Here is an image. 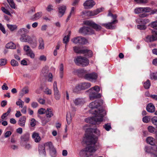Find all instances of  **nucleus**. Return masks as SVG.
Returning a JSON list of instances; mask_svg holds the SVG:
<instances>
[{
  "mask_svg": "<svg viewBox=\"0 0 157 157\" xmlns=\"http://www.w3.org/2000/svg\"><path fill=\"white\" fill-rule=\"evenodd\" d=\"M87 131L91 132L92 133H90L86 137V143L88 146L81 151V157H89L91 155L90 153L95 152L100 146V144L97 143L98 137L100 135L99 130L96 128H89Z\"/></svg>",
  "mask_w": 157,
  "mask_h": 157,
  "instance_id": "f257e3e1",
  "label": "nucleus"
},
{
  "mask_svg": "<svg viewBox=\"0 0 157 157\" xmlns=\"http://www.w3.org/2000/svg\"><path fill=\"white\" fill-rule=\"evenodd\" d=\"M90 112L94 115V116L86 119L85 121L91 124H96L102 121L103 117L106 114L103 109H91Z\"/></svg>",
  "mask_w": 157,
  "mask_h": 157,
  "instance_id": "f03ea898",
  "label": "nucleus"
},
{
  "mask_svg": "<svg viewBox=\"0 0 157 157\" xmlns=\"http://www.w3.org/2000/svg\"><path fill=\"white\" fill-rule=\"evenodd\" d=\"M100 90V88L98 86H96L89 90L87 91L89 93L90 99L93 100L101 97V94L98 93Z\"/></svg>",
  "mask_w": 157,
  "mask_h": 157,
  "instance_id": "7ed1b4c3",
  "label": "nucleus"
},
{
  "mask_svg": "<svg viewBox=\"0 0 157 157\" xmlns=\"http://www.w3.org/2000/svg\"><path fill=\"white\" fill-rule=\"evenodd\" d=\"M85 71L83 69L79 70H78V72L80 73H85ZM83 78L87 80L95 82L98 78L97 74L95 73H89L84 75L83 74Z\"/></svg>",
  "mask_w": 157,
  "mask_h": 157,
  "instance_id": "20e7f679",
  "label": "nucleus"
},
{
  "mask_svg": "<svg viewBox=\"0 0 157 157\" xmlns=\"http://www.w3.org/2000/svg\"><path fill=\"white\" fill-rule=\"evenodd\" d=\"M74 62L77 65L82 67L87 66L89 63V61L87 58L81 56L75 57L74 59Z\"/></svg>",
  "mask_w": 157,
  "mask_h": 157,
  "instance_id": "39448f33",
  "label": "nucleus"
},
{
  "mask_svg": "<svg viewBox=\"0 0 157 157\" xmlns=\"http://www.w3.org/2000/svg\"><path fill=\"white\" fill-rule=\"evenodd\" d=\"M71 41L75 44H85L88 42L86 38L82 36L75 37L72 39Z\"/></svg>",
  "mask_w": 157,
  "mask_h": 157,
  "instance_id": "423d86ee",
  "label": "nucleus"
},
{
  "mask_svg": "<svg viewBox=\"0 0 157 157\" xmlns=\"http://www.w3.org/2000/svg\"><path fill=\"white\" fill-rule=\"evenodd\" d=\"M45 146H48L49 149L50 154L52 157H55L56 155V150L54 148L51 142H47L45 144Z\"/></svg>",
  "mask_w": 157,
  "mask_h": 157,
  "instance_id": "0eeeda50",
  "label": "nucleus"
},
{
  "mask_svg": "<svg viewBox=\"0 0 157 157\" xmlns=\"http://www.w3.org/2000/svg\"><path fill=\"white\" fill-rule=\"evenodd\" d=\"M79 32L84 34H92L94 33V31L90 27H83L79 30Z\"/></svg>",
  "mask_w": 157,
  "mask_h": 157,
  "instance_id": "6e6552de",
  "label": "nucleus"
},
{
  "mask_svg": "<svg viewBox=\"0 0 157 157\" xmlns=\"http://www.w3.org/2000/svg\"><path fill=\"white\" fill-rule=\"evenodd\" d=\"M104 8H101L93 11H88L85 12H82V13L84 14H86L87 16H92L98 14L99 13L102 12Z\"/></svg>",
  "mask_w": 157,
  "mask_h": 157,
  "instance_id": "1a4fd4ad",
  "label": "nucleus"
},
{
  "mask_svg": "<svg viewBox=\"0 0 157 157\" xmlns=\"http://www.w3.org/2000/svg\"><path fill=\"white\" fill-rule=\"evenodd\" d=\"M38 113L40 114H45L47 117H50L53 115L50 109H40Z\"/></svg>",
  "mask_w": 157,
  "mask_h": 157,
  "instance_id": "9d476101",
  "label": "nucleus"
},
{
  "mask_svg": "<svg viewBox=\"0 0 157 157\" xmlns=\"http://www.w3.org/2000/svg\"><path fill=\"white\" fill-rule=\"evenodd\" d=\"M84 24L86 25L92 27L97 31L100 30L101 29V27L100 25L96 24L95 23L92 21H85Z\"/></svg>",
  "mask_w": 157,
  "mask_h": 157,
  "instance_id": "9b49d317",
  "label": "nucleus"
},
{
  "mask_svg": "<svg viewBox=\"0 0 157 157\" xmlns=\"http://www.w3.org/2000/svg\"><path fill=\"white\" fill-rule=\"evenodd\" d=\"M20 40L21 42H28L29 43H32L33 41V39L31 37L25 34L21 36Z\"/></svg>",
  "mask_w": 157,
  "mask_h": 157,
  "instance_id": "f8f14e48",
  "label": "nucleus"
},
{
  "mask_svg": "<svg viewBox=\"0 0 157 157\" xmlns=\"http://www.w3.org/2000/svg\"><path fill=\"white\" fill-rule=\"evenodd\" d=\"M101 100L95 101L90 103L89 105V108H98L101 106L102 105Z\"/></svg>",
  "mask_w": 157,
  "mask_h": 157,
  "instance_id": "ddd939ff",
  "label": "nucleus"
},
{
  "mask_svg": "<svg viewBox=\"0 0 157 157\" xmlns=\"http://www.w3.org/2000/svg\"><path fill=\"white\" fill-rule=\"evenodd\" d=\"M53 88L54 92L55 98L56 100H58L59 99L60 96L59 94V91L57 87V83L56 81H55L54 82Z\"/></svg>",
  "mask_w": 157,
  "mask_h": 157,
  "instance_id": "4468645a",
  "label": "nucleus"
},
{
  "mask_svg": "<svg viewBox=\"0 0 157 157\" xmlns=\"http://www.w3.org/2000/svg\"><path fill=\"white\" fill-rule=\"evenodd\" d=\"M58 9V16L61 17L64 14L66 10V6L63 5H62L59 6Z\"/></svg>",
  "mask_w": 157,
  "mask_h": 157,
  "instance_id": "2eb2a0df",
  "label": "nucleus"
},
{
  "mask_svg": "<svg viewBox=\"0 0 157 157\" xmlns=\"http://www.w3.org/2000/svg\"><path fill=\"white\" fill-rule=\"evenodd\" d=\"M95 4V3L93 0H87L83 4L85 8L89 9L92 7Z\"/></svg>",
  "mask_w": 157,
  "mask_h": 157,
  "instance_id": "dca6fc26",
  "label": "nucleus"
},
{
  "mask_svg": "<svg viewBox=\"0 0 157 157\" xmlns=\"http://www.w3.org/2000/svg\"><path fill=\"white\" fill-rule=\"evenodd\" d=\"M117 22V20H115L111 22H109L106 24H101V25L105 26L107 29H114V27L112 25Z\"/></svg>",
  "mask_w": 157,
  "mask_h": 157,
  "instance_id": "f3484780",
  "label": "nucleus"
},
{
  "mask_svg": "<svg viewBox=\"0 0 157 157\" xmlns=\"http://www.w3.org/2000/svg\"><path fill=\"white\" fill-rule=\"evenodd\" d=\"M48 147V146H45V144L44 145H39V154L44 156H45L46 154L45 150V147Z\"/></svg>",
  "mask_w": 157,
  "mask_h": 157,
  "instance_id": "a211bd4d",
  "label": "nucleus"
},
{
  "mask_svg": "<svg viewBox=\"0 0 157 157\" xmlns=\"http://www.w3.org/2000/svg\"><path fill=\"white\" fill-rule=\"evenodd\" d=\"M74 104L76 105H80L83 104L84 101V99L82 98H77L73 101Z\"/></svg>",
  "mask_w": 157,
  "mask_h": 157,
  "instance_id": "6ab92c4d",
  "label": "nucleus"
},
{
  "mask_svg": "<svg viewBox=\"0 0 157 157\" xmlns=\"http://www.w3.org/2000/svg\"><path fill=\"white\" fill-rule=\"evenodd\" d=\"M26 118L25 116L21 117L18 121V124L21 127H24L25 126Z\"/></svg>",
  "mask_w": 157,
  "mask_h": 157,
  "instance_id": "aec40b11",
  "label": "nucleus"
},
{
  "mask_svg": "<svg viewBox=\"0 0 157 157\" xmlns=\"http://www.w3.org/2000/svg\"><path fill=\"white\" fill-rule=\"evenodd\" d=\"M32 138L33 139L34 141L36 143L39 142L41 140L39 134L36 132H34L33 133Z\"/></svg>",
  "mask_w": 157,
  "mask_h": 157,
  "instance_id": "412c9836",
  "label": "nucleus"
},
{
  "mask_svg": "<svg viewBox=\"0 0 157 157\" xmlns=\"http://www.w3.org/2000/svg\"><path fill=\"white\" fill-rule=\"evenodd\" d=\"M82 90H85L89 88L91 86V84L89 82H84L80 83Z\"/></svg>",
  "mask_w": 157,
  "mask_h": 157,
  "instance_id": "4be33fe9",
  "label": "nucleus"
},
{
  "mask_svg": "<svg viewBox=\"0 0 157 157\" xmlns=\"http://www.w3.org/2000/svg\"><path fill=\"white\" fill-rule=\"evenodd\" d=\"M156 39L153 35H148L146 36L145 40L147 42H149L153 41Z\"/></svg>",
  "mask_w": 157,
  "mask_h": 157,
  "instance_id": "5701e85b",
  "label": "nucleus"
},
{
  "mask_svg": "<svg viewBox=\"0 0 157 157\" xmlns=\"http://www.w3.org/2000/svg\"><path fill=\"white\" fill-rule=\"evenodd\" d=\"M29 134L28 133H26L23 135L21 137V140L23 141H27L29 140Z\"/></svg>",
  "mask_w": 157,
  "mask_h": 157,
  "instance_id": "b1692460",
  "label": "nucleus"
},
{
  "mask_svg": "<svg viewBox=\"0 0 157 157\" xmlns=\"http://www.w3.org/2000/svg\"><path fill=\"white\" fill-rule=\"evenodd\" d=\"M73 50L75 52L77 53L83 54L84 53V49H80L79 47L75 46L73 47Z\"/></svg>",
  "mask_w": 157,
  "mask_h": 157,
  "instance_id": "393cba45",
  "label": "nucleus"
},
{
  "mask_svg": "<svg viewBox=\"0 0 157 157\" xmlns=\"http://www.w3.org/2000/svg\"><path fill=\"white\" fill-rule=\"evenodd\" d=\"M42 15V13L41 12H38L35 14L32 17L31 19L33 20H35L39 19Z\"/></svg>",
  "mask_w": 157,
  "mask_h": 157,
  "instance_id": "a878e982",
  "label": "nucleus"
},
{
  "mask_svg": "<svg viewBox=\"0 0 157 157\" xmlns=\"http://www.w3.org/2000/svg\"><path fill=\"white\" fill-rule=\"evenodd\" d=\"M154 141V139L151 136L148 137L146 139V141L147 143L151 145L155 144Z\"/></svg>",
  "mask_w": 157,
  "mask_h": 157,
  "instance_id": "bb28decb",
  "label": "nucleus"
},
{
  "mask_svg": "<svg viewBox=\"0 0 157 157\" xmlns=\"http://www.w3.org/2000/svg\"><path fill=\"white\" fill-rule=\"evenodd\" d=\"M6 47L7 48L11 49H14L16 48L15 45L12 42H10L7 43L6 45Z\"/></svg>",
  "mask_w": 157,
  "mask_h": 157,
  "instance_id": "cd10ccee",
  "label": "nucleus"
},
{
  "mask_svg": "<svg viewBox=\"0 0 157 157\" xmlns=\"http://www.w3.org/2000/svg\"><path fill=\"white\" fill-rule=\"evenodd\" d=\"M75 8L74 7H72L71 8V11L70 13V14L67 17V19H66V22H67L70 19L71 16L72 15H74L75 14Z\"/></svg>",
  "mask_w": 157,
  "mask_h": 157,
  "instance_id": "c85d7f7f",
  "label": "nucleus"
},
{
  "mask_svg": "<svg viewBox=\"0 0 157 157\" xmlns=\"http://www.w3.org/2000/svg\"><path fill=\"white\" fill-rule=\"evenodd\" d=\"M39 49H43L44 48V43L43 39L41 38H40L39 40Z\"/></svg>",
  "mask_w": 157,
  "mask_h": 157,
  "instance_id": "c756f323",
  "label": "nucleus"
},
{
  "mask_svg": "<svg viewBox=\"0 0 157 157\" xmlns=\"http://www.w3.org/2000/svg\"><path fill=\"white\" fill-rule=\"evenodd\" d=\"M84 52L83 54L89 57H91L92 56L93 53L91 51L88 49H84Z\"/></svg>",
  "mask_w": 157,
  "mask_h": 157,
  "instance_id": "7c9ffc66",
  "label": "nucleus"
},
{
  "mask_svg": "<svg viewBox=\"0 0 157 157\" xmlns=\"http://www.w3.org/2000/svg\"><path fill=\"white\" fill-rule=\"evenodd\" d=\"M71 112L67 113V115L66 120L68 124H70L71 123L72 118H71Z\"/></svg>",
  "mask_w": 157,
  "mask_h": 157,
  "instance_id": "2f4dec72",
  "label": "nucleus"
},
{
  "mask_svg": "<svg viewBox=\"0 0 157 157\" xmlns=\"http://www.w3.org/2000/svg\"><path fill=\"white\" fill-rule=\"evenodd\" d=\"M82 90L80 84L76 86L73 89V92L75 93H77Z\"/></svg>",
  "mask_w": 157,
  "mask_h": 157,
  "instance_id": "473e14b6",
  "label": "nucleus"
},
{
  "mask_svg": "<svg viewBox=\"0 0 157 157\" xmlns=\"http://www.w3.org/2000/svg\"><path fill=\"white\" fill-rule=\"evenodd\" d=\"M68 33V35L67 36H65L63 39V43L65 44H67L69 40V37L71 35V31H69Z\"/></svg>",
  "mask_w": 157,
  "mask_h": 157,
  "instance_id": "72a5a7b5",
  "label": "nucleus"
},
{
  "mask_svg": "<svg viewBox=\"0 0 157 157\" xmlns=\"http://www.w3.org/2000/svg\"><path fill=\"white\" fill-rule=\"evenodd\" d=\"M9 29L11 31H13L17 29V26L16 25L7 24Z\"/></svg>",
  "mask_w": 157,
  "mask_h": 157,
  "instance_id": "f704fd0d",
  "label": "nucleus"
},
{
  "mask_svg": "<svg viewBox=\"0 0 157 157\" xmlns=\"http://www.w3.org/2000/svg\"><path fill=\"white\" fill-rule=\"evenodd\" d=\"M150 78L151 79L155 80H157V72L151 73L150 74Z\"/></svg>",
  "mask_w": 157,
  "mask_h": 157,
  "instance_id": "c9c22d12",
  "label": "nucleus"
},
{
  "mask_svg": "<svg viewBox=\"0 0 157 157\" xmlns=\"http://www.w3.org/2000/svg\"><path fill=\"white\" fill-rule=\"evenodd\" d=\"M24 101H22L21 99H19L16 102V104L17 105L19 106V107L22 108L24 104Z\"/></svg>",
  "mask_w": 157,
  "mask_h": 157,
  "instance_id": "e433bc0d",
  "label": "nucleus"
},
{
  "mask_svg": "<svg viewBox=\"0 0 157 157\" xmlns=\"http://www.w3.org/2000/svg\"><path fill=\"white\" fill-rule=\"evenodd\" d=\"M151 86V83L150 80L148 79L144 83V87L146 89H148Z\"/></svg>",
  "mask_w": 157,
  "mask_h": 157,
  "instance_id": "4c0bfd02",
  "label": "nucleus"
},
{
  "mask_svg": "<svg viewBox=\"0 0 157 157\" xmlns=\"http://www.w3.org/2000/svg\"><path fill=\"white\" fill-rule=\"evenodd\" d=\"M26 55L32 59L34 58L35 57V54L32 50L27 52Z\"/></svg>",
  "mask_w": 157,
  "mask_h": 157,
  "instance_id": "58836bf2",
  "label": "nucleus"
},
{
  "mask_svg": "<svg viewBox=\"0 0 157 157\" xmlns=\"http://www.w3.org/2000/svg\"><path fill=\"white\" fill-rule=\"evenodd\" d=\"M29 90L27 88L25 87L23 88L21 90V95L23 96L24 94L28 93Z\"/></svg>",
  "mask_w": 157,
  "mask_h": 157,
  "instance_id": "ea45409f",
  "label": "nucleus"
},
{
  "mask_svg": "<svg viewBox=\"0 0 157 157\" xmlns=\"http://www.w3.org/2000/svg\"><path fill=\"white\" fill-rule=\"evenodd\" d=\"M8 3H9L10 6L13 9L15 8V6L13 0H7Z\"/></svg>",
  "mask_w": 157,
  "mask_h": 157,
  "instance_id": "a19ab883",
  "label": "nucleus"
},
{
  "mask_svg": "<svg viewBox=\"0 0 157 157\" xmlns=\"http://www.w3.org/2000/svg\"><path fill=\"white\" fill-rule=\"evenodd\" d=\"M103 127L106 131H109L111 128V125L109 123L105 124L103 126Z\"/></svg>",
  "mask_w": 157,
  "mask_h": 157,
  "instance_id": "79ce46f5",
  "label": "nucleus"
},
{
  "mask_svg": "<svg viewBox=\"0 0 157 157\" xmlns=\"http://www.w3.org/2000/svg\"><path fill=\"white\" fill-rule=\"evenodd\" d=\"M142 7H139L136 8L134 10V12L136 14H138L143 12Z\"/></svg>",
  "mask_w": 157,
  "mask_h": 157,
  "instance_id": "37998d69",
  "label": "nucleus"
},
{
  "mask_svg": "<svg viewBox=\"0 0 157 157\" xmlns=\"http://www.w3.org/2000/svg\"><path fill=\"white\" fill-rule=\"evenodd\" d=\"M151 27L154 29H157V20L151 23L150 25Z\"/></svg>",
  "mask_w": 157,
  "mask_h": 157,
  "instance_id": "c03bdc74",
  "label": "nucleus"
},
{
  "mask_svg": "<svg viewBox=\"0 0 157 157\" xmlns=\"http://www.w3.org/2000/svg\"><path fill=\"white\" fill-rule=\"evenodd\" d=\"M10 109H9L6 113H3L1 116V118L2 119H4L6 117L9 115L10 112Z\"/></svg>",
  "mask_w": 157,
  "mask_h": 157,
  "instance_id": "a18cd8bd",
  "label": "nucleus"
},
{
  "mask_svg": "<svg viewBox=\"0 0 157 157\" xmlns=\"http://www.w3.org/2000/svg\"><path fill=\"white\" fill-rule=\"evenodd\" d=\"M1 10L2 11L6 14L9 15H11V14L10 12L7 9H6L5 7H1Z\"/></svg>",
  "mask_w": 157,
  "mask_h": 157,
  "instance_id": "49530a36",
  "label": "nucleus"
},
{
  "mask_svg": "<svg viewBox=\"0 0 157 157\" xmlns=\"http://www.w3.org/2000/svg\"><path fill=\"white\" fill-rule=\"evenodd\" d=\"M11 64L14 67H16L18 65V62L15 60L14 59H12L11 61Z\"/></svg>",
  "mask_w": 157,
  "mask_h": 157,
  "instance_id": "de8ad7c7",
  "label": "nucleus"
},
{
  "mask_svg": "<svg viewBox=\"0 0 157 157\" xmlns=\"http://www.w3.org/2000/svg\"><path fill=\"white\" fill-rule=\"evenodd\" d=\"M6 63V59H0V66L5 65Z\"/></svg>",
  "mask_w": 157,
  "mask_h": 157,
  "instance_id": "09e8293b",
  "label": "nucleus"
},
{
  "mask_svg": "<svg viewBox=\"0 0 157 157\" xmlns=\"http://www.w3.org/2000/svg\"><path fill=\"white\" fill-rule=\"evenodd\" d=\"M23 49L24 51L26 52V53L29 51H30V50H31L29 46L27 45L24 46Z\"/></svg>",
  "mask_w": 157,
  "mask_h": 157,
  "instance_id": "8fccbe9b",
  "label": "nucleus"
},
{
  "mask_svg": "<svg viewBox=\"0 0 157 157\" xmlns=\"http://www.w3.org/2000/svg\"><path fill=\"white\" fill-rule=\"evenodd\" d=\"M152 147H151L145 146V151L148 153L151 152Z\"/></svg>",
  "mask_w": 157,
  "mask_h": 157,
  "instance_id": "3c124183",
  "label": "nucleus"
},
{
  "mask_svg": "<svg viewBox=\"0 0 157 157\" xmlns=\"http://www.w3.org/2000/svg\"><path fill=\"white\" fill-rule=\"evenodd\" d=\"M137 27L138 29L140 30H144L146 28V27L144 25H137Z\"/></svg>",
  "mask_w": 157,
  "mask_h": 157,
  "instance_id": "603ef678",
  "label": "nucleus"
},
{
  "mask_svg": "<svg viewBox=\"0 0 157 157\" xmlns=\"http://www.w3.org/2000/svg\"><path fill=\"white\" fill-rule=\"evenodd\" d=\"M147 128L148 131L151 133H153L155 131V128L152 126H148Z\"/></svg>",
  "mask_w": 157,
  "mask_h": 157,
  "instance_id": "864d4df0",
  "label": "nucleus"
},
{
  "mask_svg": "<svg viewBox=\"0 0 157 157\" xmlns=\"http://www.w3.org/2000/svg\"><path fill=\"white\" fill-rule=\"evenodd\" d=\"M152 121L153 124L157 126V117H153L152 119Z\"/></svg>",
  "mask_w": 157,
  "mask_h": 157,
  "instance_id": "5fc2aeb1",
  "label": "nucleus"
},
{
  "mask_svg": "<svg viewBox=\"0 0 157 157\" xmlns=\"http://www.w3.org/2000/svg\"><path fill=\"white\" fill-rule=\"evenodd\" d=\"M143 12H150L151 11V8L148 7L145 8H143Z\"/></svg>",
  "mask_w": 157,
  "mask_h": 157,
  "instance_id": "6e6d98bb",
  "label": "nucleus"
},
{
  "mask_svg": "<svg viewBox=\"0 0 157 157\" xmlns=\"http://www.w3.org/2000/svg\"><path fill=\"white\" fill-rule=\"evenodd\" d=\"M39 60L42 61H46V57L44 55H41L39 58Z\"/></svg>",
  "mask_w": 157,
  "mask_h": 157,
  "instance_id": "4d7b16f0",
  "label": "nucleus"
},
{
  "mask_svg": "<svg viewBox=\"0 0 157 157\" xmlns=\"http://www.w3.org/2000/svg\"><path fill=\"white\" fill-rule=\"evenodd\" d=\"M36 120L35 119L33 118L30 121V125L31 126L34 127L36 125Z\"/></svg>",
  "mask_w": 157,
  "mask_h": 157,
  "instance_id": "13d9d810",
  "label": "nucleus"
},
{
  "mask_svg": "<svg viewBox=\"0 0 157 157\" xmlns=\"http://www.w3.org/2000/svg\"><path fill=\"white\" fill-rule=\"evenodd\" d=\"M0 29L2 32L4 33L5 34L6 33V31L5 29V28L2 25V24L0 23Z\"/></svg>",
  "mask_w": 157,
  "mask_h": 157,
  "instance_id": "bf43d9fd",
  "label": "nucleus"
},
{
  "mask_svg": "<svg viewBox=\"0 0 157 157\" xmlns=\"http://www.w3.org/2000/svg\"><path fill=\"white\" fill-rule=\"evenodd\" d=\"M48 82H51L52 81V75L51 73H49L48 76Z\"/></svg>",
  "mask_w": 157,
  "mask_h": 157,
  "instance_id": "052dcab7",
  "label": "nucleus"
},
{
  "mask_svg": "<svg viewBox=\"0 0 157 157\" xmlns=\"http://www.w3.org/2000/svg\"><path fill=\"white\" fill-rule=\"evenodd\" d=\"M149 118L147 116H145L143 118V121L144 123H147L149 122Z\"/></svg>",
  "mask_w": 157,
  "mask_h": 157,
  "instance_id": "680f3d73",
  "label": "nucleus"
},
{
  "mask_svg": "<svg viewBox=\"0 0 157 157\" xmlns=\"http://www.w3.org/2000/svg\"><path fill=\"white\" fill-rule=\"evenodd\" d=\"M44 92L47 94H52V90H51L47 88L45 89Z\"/></svg>",
  "mask_w": 157,
  "mask_h": 157,
  "instance_id": "e2e57ef3",
  "label": "nucleus"
},
{
  "mask_svg": "<svg viewBox=\"0 0 157 157\" xmlns=\"http://www.w3.org/2000/svg\"><path fill=\"white\" fill-rule=\"evenodd\" d=\"M38 104L36 102H33L31 104V106L33 108H36L38 107Z\"/></svg>",
  "mask_w": 157,
  "mask_h": 157,
  "instance_id": "0e129e2a",
  "label": "nucleus"
},
{
  "mask_svg": "<svg viewBox=\"0 0 157 157\" xmlns=\"http://www.w3.org/2000/svg\"><path fill=\"white\" fill-rule=\"evenodd\" d=\"M42 123L44 125L48 122V120L47 119H42L41 120Z\"/></svg>",
  "mask_w": 157,
  "mask_h": 157,
  "instance_id": "69168bd1",
  "label": "nucleus"
},
{
  "mask_svg": "<svg viewBox=\"0 0 157 157\" xmlns=\"http://www.w3.org/2000/svg\"><path fill=\"white\" fill-rule=\"evenodd\" d=\"M20 31L21 33H27L29 32V31L25 28H22L20 29Z\"/></svg>",
  "mask_w": 157,
  "mask_h": 157,
  "instance_id": "338daca9",
  "label": "nucleus"
},
{
  "mask_svg": "<svg viewBox=\"0 0 157 157\" xmlns=\"http://www.w3.org/2000/svg\"><path fill=\"white\" fill-rule=\"evenodd\" d=\"M53 6L52 5H49L47 8V10L48 12L51 11L53 10Z\"/></svg>",
  "mask_w": 157,
  "mask_h": 157,
  "instance_id": "774afa93",
  "label": "nucleus"
}]
</instances>
